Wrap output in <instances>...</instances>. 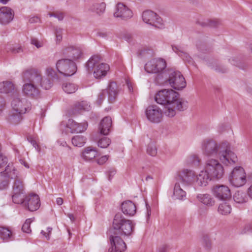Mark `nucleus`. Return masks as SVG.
Wrapping results in <instances>:
<instances>
[{
  "mask_svg": "<svg viewBox=\"0 0 252 252\" xmlns=\"http://www.w3.org/2000/svg\"><path fill=\"white\" fill-rule=\"evenodd\" d=\"M114 16L116 18H120L123 20L131 18L133 16L132 11L124 3L119 2L115 6Z\"/></svg>",
  "mask_w": 252,
  "mask_h": 252,
  "instance_id": "nucleus-17",
  "label": "nucleus"
},
{
  "mask_svg": "<svg viewBox=\"0 0 252 252\" xmlns=\"http://www.w3.org/2000/svg\"><path fill=\"white\" fill-rule=\"evenodd\" d=\"M112 126V119L110 117H104L99 125L100 133L103 135H107L110 131Z\"/></svg>",
  "mask_w": 252,
  "mask_h": 252,
  "instance_id": "nucleus-23",
  "label": "nucleus"
},
{
  "mask_svg": "<svg viewBox=\"0 0 252 252\" xmlns=\"http://www.w3.org/2000/svg\"><path fill=\"white\" fill-rule=\"evenodd\" d=\"M14 12L10 7L2 6L0 8V23L6 25L10 23L14 18Z\"/></svg>",
  "mask_w": 252,
  "mask_h": 252,
  "instance_id": "nucleus-20",
  "label": "nucleus"
},
{
  "mask_svg": "<svg viewBox=\"0 0 252 252\" xmlns=\"http://www.w3.org/2000/svg\"><path fill=\"white\" fill-rule=\"evenodd\" d=\"M108 160V157L107 156H104L101 157L99 159H98L97 163L99 164H102L105 163Z\"/></svg>",
  "mask_w": 252,
  "mask_h": 252,
  "instance_id": "nucleus-57",
  "label": "nucleus"
},
{
  "mask_svg": "<svg viewBox=\"0 0 252 252\" xmlns=\"http://www.w3.org/2000/svg\"><path fill=\"white\" fill-rule=\"evenodd\" d=\"M8 163V158L2 154L0 153V168L5 166Z\"/></svg>",
  "mask_w": 252,
  "mask_h": 252,
  "instance_id": "nucleus-51",
  "label": "nucleus"
},
{
  "mask_svg": "<svg viewBox=\"0 0 252 252\" xmlns=\"http://www.w3.org/2000/svg\"><path fill=\"white\" fill-rule=\"evenodd\" d=\"M195 179L196 182L200 186H206L208 182L213 179L205 169L201 171L198 175H195Z\"/></svg>",
  "mask_w": 252,
  "mask_h": 252,
  "instance_id": "nucleus-25",
  "label": "nucleus"
},
{
  "mask_svg": "<svg viewBox=\"0 0 252 252\" xmlns=\"http://www.w3.org/2000/svg\"><path fill=\"white\" fill-rule=\"evenodd\" d=\"M46 74L50 77L53 80H59V78L58 77V73L55 71V70L51 67H48L46 68Z\"/></svg>",
  "mask_w": 252,
  "mask_h": 252,
  "instance_id": "nucleus-45",
  "label": "nucleus"
},
{
  "mask_svg": "<svg viewBox=\"0 0 252 252\" xmlns=\"http://www.w3.org/2000/svg\"><path fill=\"white\" fill-rule=\"evenodd\" d=\"M122 211L126 215L132 216L136 212V206L135 204L130 200L124 202L122 204Z\"/></svg>",
  "mask_w": 252,
  "mask_h": 252,
  "instance_id": "nucleus-24",
  "label": "nucleus"
},
{
  "mask_svg": "<svg viewBox=\"0 0 252 252\" xmlns=\"http://www.w3.org/2000/svg\"><path fill=\"white\" fill-rule=\"evenodd\" d=\"M229 181L236 187L244 185L246 183V175L243 168L240 166L235 167L230 173Z\"/></svg>",
  "mask_w": 252,
  "mask_h": 252,
  "instance_id": "nucleus-11",
  "label": "nucleus"
},
{
  "mask_svg": "<svg viewBox=\"0 0 252 252\" xmlns=\"http://www.w3.org/2000/svg\"><path fill=\"white\" fill-rule=\"evenodd\" d=\"M29 21L30 23H36L39 22L40 21V19L37 16H33L30 18Z\"/></svg>",
  "mask_w": 252,
  "mask_h": 252,
  "instance_id": "nucleus-56",
  "label": "nucleus"
},
{
  "mask_svg": "<svg viewBox=\"0 0 252 252\" xmlns=\"http://www.w3.org/2000/svg\"><path fill=\"white\" fill-rule=\"evenodd\" d=\"M249 196L252 198V185L250 187L248 190Z\"/></svg>",
  "mask_w": 252,
  "mask_h": 252,
  "instance_id": "nucleus-64",
  "label": "nucleus"
},
{
  "mask_svg": "<svg viewBox=\"0 0 252 252\" xmlns=\"http://www.w3.org/2000/svg\"><path fill=\"white\" fill-rule=\"evenodd\" d=\"M0 238L8 242L13 240L12 232L8 228L0 226Z\"/></svg>",
  "mask_w": 252,
  "mask_h": 252,
  "instance_id": "nucleus-32",
  "label": "nucleus"
},
{
  "mask_svg": "<svg viewBox=\"0 0 252 252\" xmlns=\"http://www.w3.org/2000/svg\"><path fill=\"white\" fill-rule=\"evenodd\" d=\"M200 158L197 155L192 154L187 158L186 162L188 164L198 166L200 164Z\"/></svg>",
  "mask_w": 252,
  "mask_h": 252,
  "instance_id": "nucleus-38",
  "label": "nucleus"
},
{
  "mask_svg": "<svg viewBox=\"0 0 252 252\" xmlns=\"http://www.w3.org/2000/svg\"><path fill=\"white\" fill-rule=\"evenodd\" d=\"M12 200L14 203L23 204L24 205L25 198L24 192H18L17 193H13Z\"/></svg>",
  "mask_w": 252,
  "mask_h": 252,
  "instance_id": "nucleus-41",
  "label": "nucleus"
},
{
  "mask_svg": "<svg viewBox=\"0 0 252 252\" xmlns=\"http://www.w3.org/2000/svg\"><path fill=\"white\" fill-rule=\"evenodd\" d=\"M212 190L214 196L220 200H227L231 196L230 189L225 185H216Z\"/></svg>",
  "mask_w": 252,
  "mask_h": 252,
  "instance_id": "nucleus-18",
  "label": "nucleus"
},
{
  "mask_svg": "<svg viewBox=\"0 0 252 252\" xmlns=\"http://www.w3.org/2000/svg\"><path fill=\"white\" fill-rule=\"evenodd\" d=\"M106 7V4L104 2L93 4L89 8V10L95 12L98 15H101L104 13Z\"/></svg>",
  "mask_w": 252,
  "mask_h": 252,
  "instance_id": "nucleus-34",
  "label": "nucleus"
},
{
  "mask_svg": "<svg viewBox=\"0 0 252 252\" xmlns=\"http://www.w3.org/2000/svg\"><path fill=\"white\" fill-rule=\"evenodd\" d=\"M20 163L23 165L26 168H29L30 166L28 163L24 159H20L19 160Z\"/></svg>",
  "mask_w": 252,
  "mask_h": 252,
  "instance_id": "nucleus-61",
  "label": "nucleus"
},
{
  "mask_svg": "<svg viewBox=\"0 0 252 252\" xmlns=\"http://www.w3.org/2000/svg\"><path fill=\"white\" fill-rule=\"evenodd\" d=\"M142 17L143 21L147 24L160 29L164 27L162 19L153 11L146 10L144 11Z\"/></svg>",
  "mask_w": 252,
  "mask_h": 252,
  "instance_id": "nucleus-14",
  "label": "nucleus"
},
{
  "mask_svg": "<svg viewBox=\"0 0 252 252\" xmlns=\"http://www.w3.org/2000/svg\"><path fill=\"white\" fill-rule=\"evenodd\" d=\"M52 230V228L51 227H48L47 228V232H45L43 230H42L41 233L47 239L49 240L50 239V235L51 233Z\"/></svg>",
  "mask_w": 252,
  "mask_h": 252,
  "instance_id": "nucleus-55",
  "label": "nucleus"
},
{
  "mask_svg": "<svg viewBox=\"0 0 252 252\" xmlns=\"http://www.w3.org/2000/svg\"><path fill=\"white\" fill-rule=\"evenodd\" d=\"M11 106L15 113L10 114L8 119L11 123L16 124L21 120V115L31 109V105L26 98L15 97L11 102Z\"/></svg>",
  "mask_w": 252,
  "mask_h": 252,
  "instance_id": "nucleus-4",
  "label": "nucleus"
},
{
  "mask_svg": "<svg viewBox=\"0 0 252 252\" xmlns=\"http://www.w3.org/2000/svg\"><path fill=\"white\" fill-rule=\"evenodd\" d=\"M40 205V199L38 195L31 194L25 197L24 206L29 211H36L39 208Z\"/></svg>",
  "mask_w": 252,
  "mask_h": 252,
  "instance_id": "nucleus-19",
  "label": "nucleus"
},
{
  "mask_svg": "<svg viewBox=\"0 0 252 252\" xmlns=\"http://www.w3.org/2000/svg\"><path fill=\"white\" fill-rule=\"evenodd\" d=\"M126 82L127 87L129 91L130 92H132L133 91V87L132 86L131 83L127 80L126 81Z\"/></svg>",
  "mask_w": 252,
  "mask_h": 252,
  "instance_id": "nucleus-62",
  "label": "nucleus"
},
{
  "mask_svg": "<svg viewBox=\"0 0 252 252\" xmlns=\"http://www.w3.org/2000/svg\"><path fill=\"white\" fill-rule=\"evenodd\" d=\"M163 75L165 77L164 82L168 83L175 90H180L186 87L185 79L180 71L168 69Z\"/></svg>",
  "mask_w": 252,
  "mask_h": 252,
  "instance_id": "nucleus-6",
  "label": "nucleus"
},
{
  "mask_svg": "<svg viewBox=\"0 0 252 252\" xmlns=\"http://www.w3.org/2000/svg\"><path fill=\"white\" fill-rule=\"evenodd\" d=\"M145 115L147 119L151 123H159L162 120V111L156 105L149 106L146 109Z\"/></svg>",
  "mask_w": 252,
  "mask_h": 252,
  "instance_id": "nucleus-15",
  "label": "nucleus"
},
{
  "mask_svg": "<svg viewBox=\"0 0 252 252\" xmlns=\"http://www.w3.org/2000/svg\"><path fill=\"white\" fill-rule=\"evenodd\" d=\"M90 110V105L87 101H82L78 102L75 104L73 114H77L81 113L83 111H89Z\"/></svg>",
  "mask_w": 252,
  "mask_h": 252,
  "instance_id": "nucleus-29",
  "label": "nucleus"
},
{
  "mask_svg": "<svg viewBox=\"0 0 252 252\" xmlns=\"http://www.w3.org/2000/svg\"><path fill=\"white\" fill-rule=\"evenodd\" d=\"M62 54L65 58L73 62L80 59L82 56L81 49L73 45L65 46L62 50Z\"/></svg>",
  "mask_w": 252,
  "mask_h": 252,
  "instance_id": "nucleus-16",
  "label": "nucleus"
},
{
  "mask_svg": "<svg viewBox=\"0 0 252 252\" xmlns=\"http://www.w3.org/2000/svg\"><path fill=\"white\" fill-rule=\"evenodd\" d=\"M86 138L82 135H76L72 138V143L74 146L81 147L86 142Z\"/></svg>",
  "mask_w": 252,
  "mask_h": 252,
  "instance_id": "nucleus-36",
  "label": "nucleus"
},
{
  "mask_svg": "<svg viewBox=\"0 0 252 252\" xmlns=\"http://www.w3.org/2000/svg\"><path fill=\"white\" fill-rule=\"evenodd\" d=\"M222 145V142L218 143L212 138H207L202 141L201 149L204 156L208 157H216L219 153Z\"/></svg>",
  "mask_w": 252,
  "mask_h": 252,
  "instance_id": "nucleus-7",
  "label": "nucleus"
},
{
  "mask_svg": "<svg viewBox=\"0 0 252 252\" xmlns=\"http://www.w3.org/2000/svg\"><path fill=\"white\" fill-rule=\"evenodd\" d=\"M14 89L13 84L9 81H3L0 83V93H9Z\"/></svg>",
  "mask_w": 252,
  "mask_h": 252,
  "instance_id": "nucleus-33",
  "label": "nucleus"
},
{
  "mask_svg": "<svg viewBox=\"0 0 252 252\" xmlns=\"http://www.w3.org/2000/svg\"><path fill=\"white\" fill-rule=\"evenodd\" d=\"M233 199L236 203H243L248 201V198L246 193L243 191H238L234 194Z\"/></svg>",
  "mask_w": 252,
  "mask_h": 252,
  "instance_id": "nucleus-35",
  "label": "nucleus"
},
{
  "mask_svg": "<svg viewBox=\"0 0 252 252\" xmlns=\"http://www.w3.org/2000/svg\"><path fill=\"white\" fill-rule=\"evenodd\" d=\"M196 198L199 202L208 206H212L215 204V200L209 194H199Z\"/></svg>",
  "mask_w": 252,
  "mask_h": 252,
  "instance_id": "nucleus-28",
  "label": "nucleus"
},
{
  "mask_svg": "<svg viewBox=\"0 0 252 252\" xmlns=\"http://www.w3.org/2000/svg\"><path fill=\"white\" fill-rule=\"evenodd\" d=\"M9 180L6 176L0 174V190L6 189L9 184Z\"/></svg>",
  "mask_w": 252,
  "mask_h": 252,
  "instance_id": "nucleus-44",
  "label": "nucleus"
},
{
  "mask_svg": "<svg viewBox=\"0 0 252 252\" xmlns=\"http://www.w3.org/2000/svg\"><path fill=\"white\" fill-rule=\"evenodd\" d=\"M63 30L60 28L56 27L55 30V34L57 41L60 42L62 39V33Z\"/></svg>",
  "mask_w": 252,
  "mask_h": 252,
  "instance_id": "nucleus-50",
  "label": "nucleus"
},
{
  "mask_svg": "<svg viewBox=\"0 0 252 252\" xmlns=\"http://www.w3.org/2000/svg\"><path fill=\"white\" fill-rule=\"evenodd\" d=\"M231 211V208L230 205L226 202L220 204L218 208L219 213L223 215L229 214L230 213Z\"/></svg>",
  "mask_w": 252,
  "mask_h": 252,
  "instance_id": "nucleus-40",
  "label": "nucleus"
},
{
  "mask_svg": "<svg viewBox=\"0 0 252 252\" xmlns=\"http://www.w3.org/2000/svg\"><path fill=\"white\" fill-rule=\"evenodd\" d=\"M56 203L58 205H61L63 203V199L61 197H58L56 199Z\"/></svg>",
  "mask_w": 252,
  "mask_h": 252,
  "instance_id": "nucleus-63",
  "label": "nucleus"
},
{
  "mask_svg": "<svg viewBox=\"0 0 252 252\" xmlns=\"http://www.w3.org/2000/svg\"><path fill=\"white\" fill-rule=\"evenodd\" d=\"M207 25L211 28H217L221 25L220 20L214 19L208 20Z\"/></svg>",
  "mask_w": 252,
  "mask_h": 252,
  "instance_id": "nucleus-49",
  "label": "nucleus"
},
{
  "mask_svg": "<svg viewBox=\"0 0 252 252\" xmlns=\"http://www.w3.org/2000/svg\"><path fill=\"white\" fill-rule=\"evenodd\" d=\"M32 220L31 219H27L22 226V230L24 232L30 233L31 232L30 225Z\"/></svg>",
  "mask_w": 252,
  "mask_h": 252,
  "instance_id": "nucleus-48",
  "label": "nucleus"
},
{
  "mask_svg": "<svg viewBox=\"0 0 252 252\" xmlns=\"http://www.w3.org/2000/svg\"><path fill=\"white\" fill-rule=\"evenodd\" d=\"M156 101L165 107L164 113L169 117L176 115V111H183L188 107V102L180 98L179 94L172 89L159 91L155 96Z\"/></svg>",
  "mask_w": 252,
  "mask_h": 252,
  "instance_id": "nucleus-2",
  "label": "nucleus"
},
{
  "mask_svg": "<svg viewBox=\"0 0 252 252\" xmlns=\"http://www.w3.org/2000/svg\"><path fill=\"white\" fill-rule=\"evenodd\" d=\"M247 232L252 234V223L247 224L244 226L242 233H245Z\"/></svg>",
  "mask_w": 252,
  "mask_h": 252,
  "instance_id": "nucleus-54",
  "label": "nucleus"
},
{
  "mask_svg": "<svg viewBox=\"0 0 252 252\" xmlns=\"http://www.w3.org/2000/svg\"><path fill=\"white\" fill-rule=\"evenodd\" d=\"M22 79L25 84L23 92L27 96L33 98L40 94L39 87L41 85V73L36 69H29L24 71Z\"/></svg>",
  "mask_w": 252,
  "mask_h": 252,
  "instance_id": "nucleus-3",
  "label": "nucleus"
},
{
  "mask_svg": "<svg viewBox=\"0 0 252 252\" xmlns=\"http://www.w3.org/2000/svg\"><path fill=\"white\" fill-rule=\"evenodd\" d=\"M56 68L58 72L64 76H71L74 74L77 70L75 63L67 58L58 61Z\"/></svg>",
  "mask_w": 252,
  "mask_h": 252,
  "instance_id": "nucleus-10",
  "label": "nucleus"
},
{
  "mask_svg": "<svg viewBox=\"0 0 252 252\" xmlns=\"http://www.w3.org/2000/svg\"><path fill=\"white\" fill-rule=\"evenodd\" d=\"M24 186L22 181L19 179H15L13 186V193L23 192Z\"/></svg>",
  "mask_w": 252,
  "mask_h": 252,
  "instance_id": "nucleus-39",
  "label": "nucleus"
},
{
  "mask_svg": "<svg viewBox=\"0 0 252 252\" xmlns=\"http://www.w3.org/2000/svg\"><path fill=\"white\" fill-rule=\"evenodd\" d=\"M134 228V226L130 220L125 218L121 214H117L113 220L112 227L108 231L110 243L108 252H124L126 246L118 235L130 236Z\"/></svg>",
  "mask_w": 252,
  "mask_h": 252,
  "instance_id": "nucleus-1",
  "label": "nucleus"
},
{
  "mask_svg": "<svg viewBox=\"0 0 252 252\" xmlns=\"http://www.w3.org/2000/svg\"><path fill=\"white\" fill-rule=\"evenodd\" d=\"M48 15L50 17L57 18L59 21L62 20L64 18V15L62 12L49 13Z\"/></svg>",
  "mask_w": 252,
  "mask_h": 252,
  "instance_id": "nucleus-52",
  "label": "nucleus"
},
{
  "mask_svg": "<svg viewBox=\"0 0 252 252\" xmlns=\"http://www.w3.org/2000/svg\"><path fill=\"white\" fill-rule=\"evenodd\" d=\"M186 196V191L181 188L179 183L175 184L173 197L176 199L184 200Z\"/></svg>",
  "mask_w": 252,
  "mask_h": 252,
  "instance_id": "nucleus-30",
  "label": "nucleus"
},
{
  "mask_svg": "<svg viewBox=\"0 0 252 252\" xmlns=\"http://www.w3.org/2000/svg\"><path fill=\"white\" fill-rule=\"evenodd\" d=\"M52 86V82L48 79H43L41 74V85H40V87H42L45 90H48L51 88Z\"/></svg>",
  "mask_w": 252,
  "mask_h": 252,
  "instance_id": "nucleus-47",
  "label": "nucleus"
},
{
  "mask_svg": "<svg viewBox=\"0 0 252 252\" xmlns=\"http://www.w3.org/2000/svg\"><path fill=\"white\" fill-rule=\"evenodd\" d=\"M31 42L32 44L34 45L37 48L42 47L43 46V43L42 41L35 38H32Z\"/></svg>",
  "mask_w": 252,
  "mask_h": 252,
  "instance_id": "nucleus-53",
  "label": "nucleus"
},
{
  "mask_svg": "<svg viewBox=\"0 0 252 252\" xmlns=\"http://www.w3.org/2000/svg\"><path fill=\"white\" fill-rule=\"evenodd\" d=\"M111 143V140L107 137H103L100 139L97 143L98 146L102 148H105L107 147Z\"/></svg>",
  "mask_w": 252,
  "mask_h": 252,
  "instance_id": "nucleus-46",
  "label": "nucleus"
},
{
  "mask_svg": "<svg viewBox=\"0 0 252 252\" xmlns=\"http://www.w3.org/2000/svg\"><path fill=\"white\" fill-rule=\"evenodd\" d=\"M166 67L165 61L161 58L153 59L148 62L145 65V70L149 73L161 72Z\"/></svg>",
  "mask_w": 252,
  "mask_h": 252,
  "instance_id": "nucleus-13",
  "label": "nucleus"
},
{
  "mask_svg": "<svg viewBox=\"0 0 252 252\" xmlns=\"http://www.w3.org/2000/svg\"><path fill=\"white\" fill-rule=\"evenodd\" d=\"M63 89L67 94H72L75 93L77 88L74 84L66 83L63 85Z\"/></svg>",
  "mask_w": 252,
  "mask_h": 252,
  "instance_id": "nucleus-42",
  "label": "nucleus"
},
{
  "mask_svg": "<svg viewBox=\"0 0 252 252\" xmlns=\"http://www.w3.org/2000/svg\"><path fill=\"white\" fill-rule=\"evenodd\" d=\"M117 85L116 82H110L108 89L102 90L98 94L96 102L98 105H100L105 98L106 94H108V101L110 103L114 102L118 94Z\"/></svg>",
  "mask_w": 252,
  "mask_h": 252,
  "instance_id": "nucleus-12",
  "label": "nucleus"
},
{
  "mask_svg": "<svg viewBox=\"0 0 252 252\" xmlns=\"http://www.w3.org/2000/svg\"><path fill=\"white\" fill-rule=\"evenodd\" d=\"M172 48L173 51L177 53L179 56H180L185 62H187L189 63H191V57L188 55V53L183 50L181 47L176 45H172Z\"/></svg>",
  "mask_w": 252,
  "mask_h": 252,
  "instance_id": "nucleus-31",
  "label": "nucleus"
},
{
  "mask_svg": "<svg viewBox=\"0 0 252 252\" xmlns=\"http://www.w3.org/2000/svg\"><path fill=\"white\" fill-rule=\"evenodd\" d=\"M1 175L10 179H17L18 172L12 163H9L6 166L4 171L1 172Z\"/></svg>",
  "mask_w": 252,
  "mask_h": 252,
  "instance_id": "nucleus-26",
  "label": "nucleus"
},
{
  "mask_svg": "<svg viewBox=\"0 0 252 252\" xmlns=\"http://www.w3.org/2000/svg\"><path fill=\"white\" fill-rule=\"evenodd\" d=\"M116 171L114 169H111L108 172L109 180H111V178L114 176Z\"/></svg>",
  "mask_w": 252,
  "mask_h": 252,
  "instance_id": "nucleus-59",
  "label": "nucleus"
},
{
  "mask_svg": "<svg viewBox=\"0 0 252 252\" xmlns=\"http://www.w3.org/2000/svg\"><path fill=\"white\" fill-rule=\"evenodd\" d=\"M86 67L88 72H93L96 78L105 76L110 69L109 65L102 63L101 57L98 55L92 56L87 62Z\"/></svg>",
  "mask_w": 252,
  "mask_h": 252,
  "instance_id": "nucleus-5",
  "label": "nucleus"
},
{
  "mask_svg": "<svg viewBox=\"0 0 252 252\" xmlns=\"http://www.w3.org/2000/svg\"><path fill=\"white\" fill-rule=\"evenodd\" d=\"M7 51L12 54H19L23 52V47L19 44H11L7 47Z\"/></svg>",
  "mask_w": 252,
  "mask_h": 252,
  "instance_id": "nucleus-37",
  "label": "nucleus"
},
{
  "mask_svg": "<svg viewBox=\"0 0 252 252\" xmlns=\"http://www.w3.org/2000/svg\"><path fill=\"white\" fill-rule=\"evenodd\" d=\"M147 153L152 157H155L157 154V148L154 142H150L147 146Z\"/></svg>",
  "mask_w": 252,
  "mask_h": 252,
  "instance_id": "nucleus-43",
  "label": "nucleus"
},
{
  "mask_svg": "<svg viewBox=\"0 0 252 252\" xmlns=\"http://www.w3.org/2000/svg\"><path fill=\"white\" fill-rule=\"evenodd\" d=\"M98 156V152L92 147L86 148L82 152L81 157L85 160H90Z\"/></svg>",
  "mask_w": 252,
  "mask_h": 252,
  "instance_id": "nucleus-27",
  "label": "nucleus"
},
{
  "mask_svg": "<svg viewBox=\"0 0 252 252\" xmlns=\"http://www.w3.org/2000/svg\"><path fill=\"white\" fill-rule=\"evenodd\" d=\"M216 157L219 158L220 161L226 165L235 163L237 160L236 154L230 149L229 143L223 141L221 148Z\"/></svg>",
  "mask_w": 252,
  "mask_h": 252,
  "instance_id": "nucleus-8",
  "label": "nucleus"
},
{
  "mask_svg": "<svg viewBox=\"0 0 252 252\" xmlns=\"http://www.w3.org/2000/svg\"><path fill=\"white\" fill-rule=\"evenodd\" d=\"M204 169L213 179H220L224 174L222 165L216 159L211 158L207 160Z\"/></svg>",
  "mask_w": 252,
  "mask_h": 252,
  "instance_id": "nucleus-9",
  "label": "nucleus"
},
{
  "mask_svg": "<svg viewBox=\"0 0 252 252\" xmlns=\"http://www.w3.org/2000/svg\"><path fill=\"white\" fill-rule=\"evenodd\" d=\"M178 177L185 184L190 185L195 179V173L191 170L183 169L178 173Z\"/></svg>",
  "mask_w": 252,
  "mask_h": 252,
  "instance_id": "nucleus-22",
  "label": "nucleus"
},
{
  "mask_svg": "<svg viewBox=\"0 0 252 252\" xmlns=\"http://www.w3.org/2000/svg\"><path fill=\"white\" fill-rule=\"evenodd\" d=\"M229 62L234 65L238 66L239 64V62L235 58H231L229 59Z\"/></svg>",
  "mask_w": 252,
  "mask_h": 252,
  "instance_id": "nucleus-58",
  "label": "nucleus"
},
{
  "mask_svg": "<svg viewBox=\"0 0 252 252\" xmlns=\"http://www.w3.org/2000/svg\"><path fill=\"white\" fill-rule=\"evenodd\" d=\"M88 125L86 121L78 123L74 121L73 119H69L66 124V127L70 129L71 133H81L85 131Z\"/></svg>",
  "mask_w": 252,
  "mask_h": 252,
  "instance_id": "nucleus-21",
  "label": "nucleus"
},
{
  "mask_svg": "<svg viewBox=\"0 0 252 252\" xmlns=\"http://www.w3.org/2000/svg\"><path fill=\"white\" fill-rule=\"evenodd\" d=\"M146 207L147 209V216L148 218H149L150 216H151V210L150 206L147 202H146Z\"/></svg>",
  "mask_w": 252,
  "mask_h": 252,
  "instance_id": "nucleus-60",
  "label": "nucleus"
}]
</instances>
